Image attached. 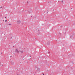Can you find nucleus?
I'll return each mask as SVG.
<instances>
[{"instance_id":"nucleus-1","label":"nucleus","mask_w":75,"mask_h":75,"mask_svg":"<svg viewBox=\"0 0 75 75\" xmlns=\"http://www.w3.org/2000/svg\"><path fill=\"white\" fill-rule=\"evenodd\" d=\"M28 11L29 13H32V12H33V11L32 10H31V9H30Z\"/></svg>"},{"instance_id":"nucleus-2","label":"nucleus","mask_w":75,"mask_h":75,"mask_svg":"<svg viewBox=\"0 0 75 75\" xmlns=\"http://www.w3.org/2000/svg\"><path fill=\"white\" fill-rule=\"evenodd\" d=\"M15 52L17 53H18V52H19V51H18V50L17 48L15 50Z\"/></svg>"},{"instance_id":"nucleus-3","label":"nucleus","mask_w":75,"mask_h":75,"mask_svg":"<svg viewBox=\"0 0 75 75\" xmlns=\"http://www.w3.org/2000/svg\"><path fill=\"white\" fill-rule=\"evenodd\" d=\"M17 23L18 24H20V23H21V21H20V20L17 21Z\"/></svg>"},{"instance_id":"nucleus-4","label":"nucleus","mask_w":75,"mask_h":75,"mask_svg":"<svg viewBox=\"0 0 75 75\" xmlns=\"http://www.w3.org/2000/svg\"><path fill=\"white\" fill-rule=\"evenodd\" d=\"M11 65H14V62H11Z\"/></svg>"},{"instance_id":"nucleus-5","label":"nucleus","mask_w":75,"mask_h":75,"mask_svg":"<svg viewBox=\"0 0 75 75\" xmlns=\"http://www.w3.org/2000/svg\"><path fill=\"white\" fill-rule=\"evenodd\" d=\"M47 44L48 45H50V42H47Z\"/></svg>"},{"instance_id":"nucleus-6","label":"nucleus","mask_w":75,"mask_h":75,"mask_svg":"<svg viewBox=\"0 0 75 75\" xmlns=\"http://www.w3.org/2000/svg\"><path fill=\"white\" fill-rule=\"evenodd\" d=\"M40 69L39 68H38L37 69V71H40Z\"/></svg>"},{"instance_id":"nucleus-7","label":"nucleus","mask_w":75,"mask_h":75,"mask_svg":"<svg viewBox=\"0 0 75 75\" xmlns=\"http://www.w3.org/2000/svg\"><path fill=\"white\" fill-rule=\"evenodd\" d=\"M61 1V2H62V3H63L64 2V1L62 0V1Z\"/></svg>"},{"instance_id":"nucleus-8","label":"nucleus","mask_w":75,"mask_h":75,"mask_svg":"<svg viewBox=\"0 0 75 75\" xmlns=\"http://www.w3.org/2000/svg\"><path fill=\"white\" fill-rule=\"evenodd\" d=\"M20 52H21V53H23V51H20Z\"/></svg>"},{"instance_id":"nucleus-9","label":"nucleus","mask_w":75,"mask_h":75,"mask_svg":"<svg viewBox=\"0 0 75 75\" xmlns=\"http://www.w3.org/2000/svg\"><path fill=\"white\" fill-rule=\"evenodd\" d=\"M35 69H36V68H37V67H36V66H35Z\"/></svg>"},{"instance_id":"nucleus-10","label":"nucleus","mask_w":75,"mask_h":75,"mask_svg":"<svg viewBox=\"0 0 75 75\" xmlns=\"http://www.w3.org/2000/svg\"><path fill=\"white\" fill-rule=\"evenodd\" d=\"M5 21L6 22L7 21V20H6Z\"/></svg>"},{"instance_id":"nucleus-11","label":"nucleus","mask_w":75,"mask_h":75,"mask_svg":"<svg viewBox=\"0 0 75 75\" xmlns=\"http://www.w3.org/2000/svg\"><path fill=\"white\" fill-rule=\"evenodd\" d=\"M42 75H44V73H43V74H42Z\"/></svg>"},{"instance_id":"nucleus-12","label":"nucleus","mask_w":75,"mask_h":75,"mask_svg":"<svg viewBox=\"0 0 75 75\" xmlns=\"http://www.w3.org/2000/svg\"><path fill=\"white\" fill-rule=\"evenodd\" d=\"M48 53L50 54V52H49Z\"/></svg>"},{"instance_id":"nucleus-13","label":"nucleus","mask_w":75,"mask_h":75,"mask_svg":"<svg viewBox=\"0 0 75 75\" xmlns=\"http://www.w3.org/2000/svg\"><path fill=\"white\" fill-rule=\"evenodd\" d=\"M10 57H11H11H12V56H11Z\"/></svg>"},{"instance_id":"nucleus-14","label":"nucleus","mask_w":75,"mask_h":75,"mask_svg":"<svg viewBox=\"0 0 75 75\" xmlns=\"http://www.w3.org/2000/svg\"><path fill=\"white\" fill-rule=\"evenodd\" d=\"M1 8H2V7L1 6Z\"/></svg>"},{"instance_id":"nucleus-15","label":"nucleus","mask_w":75,"mask_h":75,"mask_svg":"<svg viewBox=\"0 0 75 75\" xmlns=\"http://www.w3.org/2000/svg\"><path fill=\"white\" fill-rule=\"evenodd\" d=\"M30 57H31V56L30 55Z\"/></svg>"},{"instance_id":"nucleus-16","label":"nucleus","mask_w":75,"mask_h":75,"mask_svg":"<svg viewBox=\"0 0 75 75\" xmlns=\"http://www.w3.org/2000/svg\"><path fill=\"white\" fill-rule=\"evenodd\" d=\"M48 12H47V14H48Z\"/></svg>"},{"instance_id":"nucleus-17","label":"nucleus","mask_w":75,"mask_h":75,"mask_svg":"<svg viewBox=\"0 0 75 75\" xmlns=\"http://www.w3.org/2000/svg\"><path fill=\"white\" fill-rule=\"evenodd\" d=\"M11 25V24H9V25Z\"/></svg>"},{"instance_id":"nucleus-18","label":"nucleus","mask_w":75,"mask_h":75,"mask_svg":"<svg viewBox=\"0 0 75 75\" xmlns=\"http://www.w3.org/2000/svg\"><path fill=\"white\" fill-rule=\"evenodd\" d=\"M1 54H2V52H1Z\"/></svg>"},{"instance_id":"nucleus-19","label":"nucleus","mask_w":75,"mask_h":75,"mask_svg":"<svg viewBox=\"0 0 75 75\" xmlns=\"http://www.w3.org/2000/svg\"><path fill=\"white\" fill-rule=\"evenodd\" d=\"M13 38V37H12L11 38Z\"/></svg>"},{"instance_id":"nucleus-20","label":"nucleus","mask_w":75,"mask_h":75,"mask_svg":"<svg viewBox=\"0 0 75 75\" xmlns=\"http://www.w3.org/2000/svg\"><path fill=\"white\" fill-rule=\"evenodd\" d=\"M25 11H27V10H25Z\"/></svg>"},{"instance_id":"nucleus-21","label":"nucleus","mask_w":75,"mask_h":75,"mask_svg":"<svg viewBox=\"0 0 75 75\" xmlns=\"http://www.w3.org/2000/svg\"><path fill=\"white\" fill-rule=\"evenodd\" d=\"M5 18H6V17H5Z\"/></svg>"},{"instance_id":"nucleus-22","label":"nucleus","mask_w":75,"mask_h":75,"mask_svg":"<svg viewBox=\"0 0 75 75\" xmlns=\"http://www.w3.org/2000/svg\"><path fill=\"white\" fill-rule=\"evenodd\" d=\"M30 59H28V60H29Z\"/></svg>"},{"instance_id":"nucleus-23","label":"nucleus","mask_w":75,"mask_h":75,"mask_svg":"<svg viewBox=\"0 0 75 75\" xmlns=\"http://www.w3.org/2000/svg\"><path fill=\"white\" fill-rule=\"evenodd\" d=\"M18 75V74L17 75Z\"/></svg>"},{"instance_id":"nucleus-24","label":"nucleus","mask_w":75,"mask_h":75,"mask_svg":"<svg viewBox=\"0 0 75 75\" xmlns=\"http://www.w3.org/2000/svg\"><path fill=\"white\" fill-rule=\"evenodd\" d=\"M71 9H72V8H71Z\"/></svg>"}]
</instances>
